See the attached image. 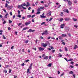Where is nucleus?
Returning a JSON list of instances; mask_svg holds the SVG:
<instances>
[{
	"label": "nucleus",
	"instance_id": "nucleus-1",
	"mask_svg": "<svg viewBox=\"0 0 78 78\" xmlns=\"http://www.w3.org/2000/svg\"><path fill=\"white\" fill-rule=\"evenodd\" d=\"M48 34V31L47 30H46L44 31V33H42V36H43L44 34H45V35H47Z\"/></svg>",
	"mask_w": 78,
	"mask_h": 78
},
{
	"label": "nucleus",
	"instance_id": "nucleus-2",
	"mask_svg": "<svg viewBox=\"0 0 78 78\" xmlns=\"http://www.w3.org/2000/svg\"><path fill=\"white\" fill-rule=\"evenodd\" d=\"M21 6L23 9H27V8L23 7V6H26V4L25 3H24L23 4H21Z\"/></svg>",
	"mask_w": 78,
	"mask_h": 78
},
{
	"label": "nucleus",
	"instance_id": "nucleus-3",
	"mask_svg": "<svg viewBox=\"0 0 78 78\" xmlns=\"http://www.w3.org/2000/svg\"><path fill=\"white\" fill-rule=\"evenodd\" d=\"M41 45L42 46H43V47H46L48 45V44H44V43H43L41 44Z\"/></svg>",
	"mask_w": 78,
	"mask_h": 78
},
{
	"label": "nucleus",
	"instance_id": "nucleus-4",
	"mask_svg": "<svg viewBox=\"0 0 78 78\" xmlns=\"http://www.w3.org/2000/svg\"><path fill=\"white\" fill-rule=\"evenodd\" d=\"M70 0H68V4L69 5V6H71L72 5V2H71L70 1Z\"/></svg>",
	"mask_w": 78,
	"mask_h": 78
},
{
	"label": "nucleus",
	"instance_id": "nucleus-5",
	"mask_svg": "<svg viewBox=\"0 0 78 78\" xmlns=\"http://www.w3.org/2000/svg\"><path fill=\"white\" fill-rule=\"evenodd\" d=\"M44 13H43L42 15H40L41 18H45L46 17V16H44Z\"/></svg>",
	"mask_w": 78,
	"mask_h": 78
},
{
	"label": "nucleus",
	"instance_id": "nucleus-6",
	"mask_svg": "<svg viewBox=\"0 0 78 78\" xmlns=\"http://www.w3.org/2000/svg\"><path fill=\"white\" fill-rule=\"evenodd\" d=\"M63 11L64 12H67V13H69V10H68V9H65L63 10Z\"/></svg>",
	"mask_w": 78,
	"mask_h": 78
},
{
	"label": "nucleus",
	"instance_id": "nucleus-7",
	"mask_svg": "<svg viewBox=\"0 0 78 78\" xmlns=\"http://www.w3.org/2000/svg\"><path fill=\"white\" fill-rule=\"evenodd\" d=\"M2 22H3V24L4 25L6 23V21L5 20L2 19Z\"/></svg>",
	"mask_w": 78,
	"mask_h": 78
},
{
	"label": "nucleus",
	"instance_id": "nucleus-8",
	"mask_svg": "<svg viewBox=\"0 0 78 78\" xmlns=\"http://www.w3.org/2000/svg\"><path fill=\"white\" fill-rule=\"evenodd\" d=\"M64 27H65V24L63 23L61 25L60 28H64Z\"/></svg>",
	"mask_w": 78,
	"mask_h": 78
},
{
	"label": "nucleus",
	"instance_id": "nucleus-9",
	"mask_svg": "<svg viewBox=\"0 0 78 78\" xmlns=\"http://www.w3.org/2000/svg\"><path fill=\"white\" fill-rule=\"evenodd\" d=\"M51 12L50 11H49L48 13L47 14V16H51Z\"/></svg>",
	"mask_w": 78,
	"mask_h": 78
},
{
	"label": "nucleus",
	"instance_id": "nucleus-10",
	"mask_svg": "<svg viewBox=\"0 0 78 78\" xmlns=\"http://www.w3.org/2000/svg\"><path fill=\"white\" fill-rule=\"evenodd\" d=\"M38 49H39V50L40 51H43V50H44V48H42L41 47L39 48Z\"/></svg>",
	"mask_w": 78,
	"mask_h": 78
},
{
	"label": "nucleus",
	"instance_id": "nucleus-11",
	"mask_svg": "<svg viewBox=\"0 0 78 78\" xmlns=\"http://www.w3.org/2000/svg\"><path fill=\"white\" fill-rule=\"evenodd\" d=\"M30 23H31L30 22H26L25 24L27 26V25H29V24H30Z\"/></svg>",
	"mask_w": 78,
	"mask_h": 78
},
{
	"label": "nucleus",
	"instance_id": "nucleus-12",
	"mask_svg": "<svg viewBox=\"0 0 78 78\" xmlns=\"http://www.w3.org/2000/svg\"><path fill=\"white\" fill-rule=\"evenodd\" d=\"M73 21H74V22H76L78 20L77 19H75V18H73Z\"/></svg>",
	"mask_w": 78,
	"mask_h": 78
},
{
	"label": "nucleus",
	"instance_id": "nucleus-13",
	"mask_svg": "<svg viewBox=\"0 0 78 78\" xmlns=\"http://www.w3.org/2000/svg\"><path fill=\"white\" fill-rule=\"evenodd\" d=\"M66 31L68 32L69 31V28L68 27H66Z\"/></svg>",
	"mask_w": 78,
	"mask_h": 78
},
{
	"label": "nucleus",
	"instance_id": "nucleus-14",
	"mask_svg": "<svg viewBox=\"0 0 78 78\" xmlns=\"http://www.w3.org/2000/svg\"><path fill=\"white\" fill-rule=\"evenodd\" d=\"M65 20L66 21H68L69 20H70V18H65Z\"/></svg>",
	"mask_w": 78,
	"mask_h": 78
},
{
	"label": "nucleus",
	"instance_id": "nucleus-15",
	"mask_svg": "<svg viewBox=\"0 0 78 78\" xmlns=\"http://www.w3.org/2000/svg\"><path fill=\"white\" fill-rule=\"evenodd\" d=\"M62 37H66V34H63L62 35Z\"/></svg>",
	"mask_w": 78,
	"mask_h": 78
},
{
	"label": "nucleus",
	"instance_id": "nucleus-16",
	"mask_svg": "<svg viewBox=\"0 0 78 78\" xmlns=\"http://www.w3.org/2000/svg\"><path fill=\"white\" fill-rule=\"evenodd\" d=\"M27 5H26L27 7L28 6H30V4L29 2H27Z\"/></svg>",
	"mask_w": 78,
	"mask_h": 78
},
{
	"label": "nucleus",
	"instance_id": "nucleus-17",
	"mask_svg": "<svg viewBox=\"0 0 78 78\" xmlns=\"http://www.w3.org/2000/svg\"><path fill=\"white\" fill-rule=\"evenodd\" d=\"M7 8V9H8L9 10H10L11 9V7L9 5L8 6Z\"/></svg>",
	"mask_w": 78,
	"mask_h": 78
},
{
	"label": "nucleus",
	"instance_id": "nucleus-18",
	"mask_svg": "<svg viewBox=\"0 0 78 78\" xmlns=\"http://www.w3.org/2000/svg\"><path fill=\"white\" fill-rule=\"evenodd\" d=\"M69 74H72L73 73V71H70L69 73Z\"/></svg>",
	"mask_w": 78,
	"mask_h": 78
},
{
	"label": "nucleus",
	"instance_id": "nucleus-19",
	"mask_svg": "<svg viewBox=\"0 0 78 78\" xmlns=\"http://www.w3.org/2000/svg\"><path fill=\"white\" fill-rule=\"evenodd\" d=\"M8 6H9L8 5V3H6V4H5V8H7Z\"/></svg>",
	"mask_w": 78,
	"mask_h": 78
},
{
	"label": "nucleus",
	"instance_id": "nucleus-20",
	"mask_svg": "<svg viewBox=\"0 0 78 78\" xmlns=\"http://www.w3.org/2000/svg\"><path fill=\"white\" fill-rule=\"evenodd\" d=\"M48 56H46L44 58V59H48Z\"/></svg>",
	"mask_w": 78,
	"mask_h": 78
},
{
	"label": "nucleus",
	"instance_id": "nucleus-21",
	"mask_svg": "<svg viewBox=\"0 0 78 78\" xmlns=\"http://www.w3.org/2000/svg\"><path fill=\"white\" fill-rule=\"evenodd\" d=\"M48 67H51V63L49 64L48 65H47Z\"/></svg>",
	"mask_w": 78,
	"mask_h": 78
},
{
	"label": "nucleus",
	"instance_id": "nucleus-22",
	"mask_svg": "<svg viewBox=\"0 0 78 78\" xmlns=\"http://www.w3.org/2000/svg\"><path fill=\"white\" fill-rule=\"evenodd\" d=\"M76 48H78V47L77 46V45H75L74 47V49L75 50Z\"/></svg>",
	"mask_w": 78,
	"mask_h": 78
},
{
	"label": "nucleus",
	"instance_id": "nucleus-23",
	"mask_svg": "<svg viewBox=\"0 0 78 78\" xmlns=\"http://www.w3.org/2000/svg\"><path fill=\"white\" fill-rule=\"evenodd\" d=\"M40 9H44V7H40Z\"/></svg>",
	"mask_w": 78,
	"mask_h": 78
},
{
	"label": "nucleus",
	"instance_id": "nucleus-24",
	"mask_svg": "<svg viewBox=\"0 0 78 78\" xmlns=\"http://www.w3.org/2000/svg\"><path fill=\"white\" fill-rule=\"evenodd\" d=\"M41 11V9L40 8H38L37 9V12H40Z\"/></svg>",
	"mask_w": 78,
	"mask_h": 78
},
{
	"label": "nucleus",
	"instance_id": "nucleus-25",
	"mask_svg": "<svg viewBox=\"0 0 78 78\" xmlns=\"http://www.w3.org/2000/svg\"><path fill=\"white\" fill-rule=\"evenodd\" d=\"M27 17H28L29 18H30L31 17V15H28L27 16Z\"/></svg>",
	"mask_w": 78,
	"mask_h": 78
},
{
	"label": "nucleus",
	"instance_id": "nucleus-26",
	"mask_svg": "<svg viewBox=\"0 0 78 78\" xmlns=\"http://www.w3.org/2000/svg\"><path fill=\"white\" fill-rule=\"evenodd\" d=\"M63 20V18H61L59 20V21L60 22H62Z\"/></svg>",
	"mask_w": 78,
	"mask_h": 78
},
{
	"label": "nucleus",
	"instance_id": "nucleus-27",
	"mask_svg": "<svg viewBox=\"0 0 78 78\" xmlns=\"http://www.w3.org/2000/svg\"><path fill=\"white\" fill-rule=\"evenodd\" d=\"M17 17L20 18V17H22V15H20V14H19L17 16Z\"/></svg>",
	"mask_w": 78,
	"mask_h": 78
},
{
	"label": "nucleus",
	"instance_id": "nucleus-28",
	"mask_svg": "<svg viewBox=\"0 0 78 78\" xmlns=\"http://www.w3.org/2000/svg\"><path fill=\"white\" fill-rule=\"evenodd\" d=\"M45 22H43L41 23V25H44V24H45Z\"/></svg>",
	"mask_w": 78,
	"mask_h": 78
},
{
	"label": "nucleus",
	"instance_id": "nucleus-29",
	"mask_svg": "<svg viewBox=\"0 0 78 78\" xmlns=\"http://www.w3.org/2000/svg\"><path fill=\"white\" fill-rule=\"evenodd\" d=\"M8 15V14L7 13L5 15V17H5V18H7V16Z\"/></svg>",
	"mask_w": 78,
	"mask_h": 78
},
{
	"label": "nucleus",
	"instance_id": "nucleus-30",
	"mask_svg": "<svg viewBox=\"0 0 78 78\" xmlns=\"http://www.w3.org/2000/svg\"><path fill=\"white\" fill-rule=\"evenodd\" d=\"M28 42H29L28 40H26L25 41V42L26 44H27V43H28Z\"/></svg>",
	"mask_w": 78,
	"mask_h": 78
},
{
	"label": "nucleus",
	"instance_id": "nucleus-31",
	"mask_svg": "<svg viewBox=\"0 0 78 78\" xmlns=\"http://www.w3.org/2000/svg\"><path fill=\"white\" fill-rule=\"evenodd\" d=\"M28 32L29 33H31V29H29V30L28 31Z\"/></svg>",
	"mask_w": 78,
	"mask_h": 78
},
{
	"label": "nucleus",
	"instance_id": "nucleus-32",
	"mask_svg": "<svg viewBox=\"0 0 78 78\" xmlns=\"http://www.w3.org/2000/svg\"><path fill=\"white\" fill-rule=\"evenodd\" d=\"M9 23H12V21L10 20H9Z\"/></svg>",
	"mask_w": 78,
	"mask_h": 78
},
{
	"label": "nucleus",
	"instance_id": "nucleus-33",
	"mask_svg": "<svg viewBox=\"0 0 78 78\" xmlns=\"http://www.w3.org/2000/svg\"><path fill=\"white\" fill-rule=\"evenodd\" d=\"M29 61L30 60H29V59H27L26 60H25V62H28V61Z\"/></svg>",
	"mask_w": 78,
	"mask_h": 78
},
{
	"label": "nucleus",
	"instance_id": "nucleus-34",
	"mask_svg": "<svg viewBox=\"0 0 78 78\" xmlns=\"http://www.w3.org/2000/svg\"><path fill=\"white\" fill-rule=\"evenodd\" d=\"M41 13V12H37L36 13L37 14H39Z\"/></svg>",
	"mask_w": 78,
	"mask_h": 78
},
{
	"label": "nucleus",
	"instance_id": "nucleus-35",
	"mask_svg": "<svg viewBox=\"0 0 78 78\" xmlns=\"http://www.w3.org/2000/svg\"><path fill=\"white\" fill-rule=\"evenodd\" d=\"M11 69H9V73H11Z\"/></svg>",
	"mask_w": 78,
	"mask_h": 78
},
{
	"label": "nucleus",
	"instance_id": "nucleus-36",
	"mask_svg": "<svg viewBox=\"0 0 78 78\" xmlns=\"http://www.w3.org/2000/svg\"><path fill=\"white\" fill-rule=\"evenodd\" d=\"M4 72H5V73H7V70H4Z\"/></svg>",
	"mask_w": 78,
	"mask_h": 78
},
{
	"label": "nucleus",
	"instance_id": "nucleus-37",
	"mask_svg": "<svg viewBox=\"0 0 78 78\" xmlns=\"http://www.w3.org/2000/svg\"><path fill=\"white\" fill-rule=\"evenodd\" d=\"M65 49V51H67L68 50H67V47H66Z\"/></svg>",
	"mask_w": 78,
	"mask_h": 78
},
{
	"label": "nucleus",
	"instance_id": "nucleus-38",
	"mask_svg": "<svg viewBox=\"0 0 78 78\" xmlns=\"http://www.w3.org/2000/svg\"><path fill=\"white\" fill-rule=\"evenodd\" d=\"M59 39L60 40L62 39V37L61 36H60L59 37Z\"/></svg>",
	"mask_w": 78,
	"mask_h": 78
},
{
	"label": "nucleus",
	"instance_id": "nucleus-39",
	"mask_svg": "<svg viewBox=\"0 0 78 78\" xmlns=\"http://www.w3.org/2000/svg\"><path fill=\"white\" fill-rule=\"evenodd\" d=\"M29 72H30V69H27V73H29Z\"/></svg>",
	"mask_w": 78,
	"mask_h": 78
},
{
	"label": "nucleus",
	"instance_id": "nucleus-40",
	"mask_svg": "<svg viewBox=\"0 0 78 78\" xmlns=\"http://www.w3.org/2000/svg\"><path fill=\"white\" fill-rule=\"evenodd\" d=\"M73 59L72 58H70L69 60H68V61H72Z\"/></svg>",
	"mask_w": 78,
	"mask_h": 78
},
{
	"label": "nucleus",
	"instance_id": "nucleus-41",
	"mask_svg": "<svg viewBox=\"0 0 78 78\" xmlns=\"http://www.w3.org/2000/svg\"><path fill=\"white\" fill-rule=\"evenodd\" d=\"M2 36H3L4 39H6V37H5V36L3 35Z\"/></svg>",
	"mask_w": 78,
	"mask_h": 78
},
{
	"label": "nucleus",
	"instance_id": "nucleus-42",
	"mask_svg": "<svg viewBox=\"0 0 78 78\" xmlns=\"http://www.w3.org/2000/svg\"><path fill=\"white\" fill-rule=\"evenodd\" d=\"M61 16H63V12H61Z\"/></svg>",
	"mask_w": 78,
	"mask_h": 78
},
{
	"label": "nucleus",
	"instance_id": "nucleus-43",
	"mask_svg": "<svg viewBox=\"0 0 78 78\" xmlns=\"http://www.w3.org/2000/svg\"><path fill=\"white\" fill-rule=\"evenodd\" d=\"M18 14H20V10L18 11Z\"/></svg>",
	"mask_w": 78,
	"mask_h": 78
},
{
	"label": "nucleus",
	"instance_id": "nucleus-44",
	"mask_svg": "<svg viewBox=\"0 0 78 78\" xmlns=\"http://www.w3.org/2000/svg\"><path fill=\"white\" fill-rule=\"evenodd\" d=\"M27 28H24L23 29V30H27Z\"/></svg>",
	"mask_w": 78,
	"mask_h": 78
},
{
	"label": "nucleus",
	"instance_id": "nucleus-45",
	"mask_svg": "<svg viewBox=\"0 0 78 78\" xmlns=\"http://www.w3.org/2000/svg\"><path fill=\"white\" fill-rule=\"evenodd\" d=\"M69 67H71V68H73V67H73V66H72L70 65L69 66Z\"/></svg>",
	"mask_w": 78,
	"mask_h": 78
},
{
	"label": "nucleus",
	"instance_id": "nucleus-46",
	"mask_svg": "<svg viewBox=\"0 0 78 78\" xmlns=\"http://www.w3.org/2000/svg\"><path fill=\"white\" fill-rule=\"evenodd\" d=\"M35 17V15H32L31 16L32 18H33V17Z\"/></svg>",
	"mask_w": 78,
	"mask_h": 78
},
{
	"label": "nucleus",
	"instance_id": "nucleus-47",
	"mask_svg": "<svg viewBox=\"0 0 78 78\" xmlns=\"http://www.w3.org/2000/svg\"><path fill=\"white\" fill-rule=\"evenodd\" d=\"M18 8H19V9L21 8V5H18Z\"/></svg>",
	"mask_w": 78,
	"mask_h": 78
},
{
	"label": "nucleus",
	"instance_id": "nucleus-48",
	"mask_svg": "<svg viewBox=\"0 0 78 78\" xmlns=\"http://www.w3.org/2000/svg\"><path fill=\"white\" fill-rule=\"evenodd\" d=\"M46 44H49V42H48V41H47L46 42Z\"/></svg>",
	"mask_w": 78,
	"mask_h": 78
},
{
	"label": "nucleus",
	"instance_id": "nucleus-49",
	"mask_svg": "<svg viewBox=\"0 0 78 78\" xmlns=\"http://www.w3.org/2000/svg\"><path fill=\"white\" fill-rule=\"evenodd\" d=\"M74 27H75V28H78V26L76 25H74Z\"/></svg>",
	"mask_w": 78,
	"mask_h": 78
},
{
	"label": "nucleus",
	"instance_id": "nucleus-50",
	"mask_svg": "<svg viewBox=\"0 0 78 78\" xmlns=\"http://www.w3.org/2000/svg\"><path fill=\"white\" fill-rule=\"evenodd\" d=\"M17 32H15V34H16V35H17Z\"/></svg>",
	"mask_w": 78,
	"mask_h": 78
},
{
	"label": "nucleus",
	"instance_id": "nucleus-51",
	"mask_svg": "<svg viewBox=\"0 0 78 78\" xmlns=\"http://www.w3.org/2000/svg\"><path fill=\"white\" fill-rule=\"evenodd\" d=\"M74 63V62H72L71 63V64H72L73 65V64Z\"/></svg>",
	"mask_w": 78,
	"mask_h": 78
},
{
	"label": "nucleus",
	"instance_id": "nucleus-52",
	"mask_svg": "<svg viewBox=\"0 0 78 78\" xmlns=\"http://www.w3.org/2000/svg\"><path fill=\"white\" fill-rule=\"evenodd\" d=\"M62 44H63V45H66V44L65 43H64V42H62Z\"/></svg>",
	"mask_w": 78,
	"mask_h": 78
},
{
	"label": "nucleus",
	"instance_id": "nucleus-53",
	"mask_svg": "<svg viewBox=\"0 0 78 78\" xmlns=\"http://www.w3.org/2000/svg\"><path fill=\"white\" fill-rule=\"evenodd\" d=\"M24 65H25L24 63H23L22 64H21L22 66H24Z\"/></svg>",
	"mask_w": 78,
	"mask_h": 78
},
{
	"label": "nucleus",
	"instance_id": "nucleus-54",
	"mask_svg": "<svg viewBox=\"0 0 78 78\" xmlns=\"http://www.w3.org/2000/svg\"><path fill=\"white\" fill-rule=\"evenodd\" d=\"M52 19H53V18H50V19H49V21H51V20H52Z\"/></svg>",
	"mask_w": 78,
	"mask_h": 78
},
{
	"label": "nucleus",
	"instance_id": "nucleus-55",
	"mask_svg": "<svg viewBox=\"0 0 78 78\" xmlns=\"http://www.w3.org/2000/svg\"><path fill=\"white\" fill-rule=\"evenodd\" d=\"M74 3H77V2H77V1L75 0V1H74Z\"/></svg>",
	"mask_w": 78,
	"mask_h": 78
},
{
	"label": "nucleus",
	"instance_id": "nucleus-56",
	"mask_svg": "<svg viewBox=\"0 0 78 78\" xmlns=\"http://www.w3.org/2000/svg\"><path fill=\"white\" fill-rule=\"evenodd\" d=\"M51 49H52V50H53V49L54 48H53V47L52 46L51 47Z\"/></svg>",
	"mask_w": 78,
	"mask_h": 78
},
{
	"label": "nucleus",
	"instance_id": "nucleus-57",
	"mask_svg": "<svg viewBox=\"0 0 78 78\" xmlns=\"http://www.w3.org/2000/svg\"><path fill=\"white\" fill-rule=\"evenodd\" d=\"M73 76H74V78H75V74H73Z\"/></svg>",
	"mask_w": 78,
	"mask_h": 78
},
{
	"label": "nucleus",
	"instance_id": "nucleus-58",
	"mask_svg": "<svg viewBox=\"0 0 78 78\" xmlns=\"http://www.w3.org/2000/svg\"><path fill=\"white\" fill-rule=\"evenodd\" d=\"M8 29L9 30H11V27H9L8 28Z\"/></svg>",
	"mask_w": 78,
	"mask_h": 78
},
{
	"label": "nucleus",
	"instance_id": "nucleus-59",
	"mask_svg": "<svg viewBox=\"0 0 78 78\" xmlns=\"http://www.w3.org/2000/svg\"><path fill=\"white\" fill-rule=\"evenodd\" d=\"M30 9H31V7H29L28 8V10H30Z\"/></svg>",
	"mask_w": 78,
	"mask_h": 78
},
{
	"label": "nucleus",
	"instance_id": "nucleus-60",
	"mask_svg": "<svg viewBox=\"0 0 78 78\" xmlns=\"http://www.w3.org/2000/svg\"><path fill=\"white\" fill-rule=\"evenodd\" d=\"M22 19H25V17L24 16L23 17Z\"/></svg>",
	"mask_w": 78,
	"mask_h": 78
},
{
	"label": "nucleus",
	"instance_id": "nucleus-61",
	"mask_svg": "<svg viewBox=\"0 0 78 78\" xmlns=\"http://www.w3.org/2000/svg\"><path fill=\"white\" fill-rule=\"evenodd\" d=\"M52 53H54V52H55V50H53L52 51Z\"/></svg>",
	"mask_w": 78,
	"mask_h": 78
},
{
	"label": "nucleus",
	"instance_id": "nucleus-62",
	"mask_svg": "<svg viewBox=\"0 0 78 78\" xmlns=\"http://www.w3.org/2000/svg\"><path fill=\"white\" fill-rule=\"evenodd\" d=\"M21 24L22 23H19L18 24V26H20V25H21Z\"/></svg>",
	"mask_w": 78,
	"mask_h": 78
},
{
	"label": "nucleus",
	"instance_id": "nucleus-63",
	"mask_svg": "<svg viewBox=\"0 0 78 78\" xmlns=\"http://www.w3.org/2000/svg\"><path fill=\"white\" fill-rule=\"evenodd\" d=\"M59 73H60V72H59V71H58V74H59Z\"/></svg>",
	"mask_w": 78,
	"mask_h": 78
},
{
	"label": "nucleus",
	"instance_id": "nucleus-64",
	"mask_svg": "<svg viewBox=\"0 0 78 78\" xmlns=\"http://www.w3.org/2000/svg\"><path fill=\"white\" fill-rule=\"evenodd\" d=\"M34 12V10H32V13H33Z\"/></svg>",
	"mask_w": 78,
	"mask_h": 78
}]
</instances>
